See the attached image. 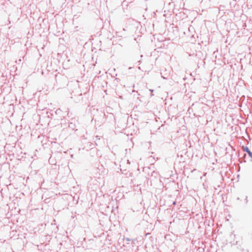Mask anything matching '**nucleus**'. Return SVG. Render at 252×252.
Segmentation results:
<instances>
[{
  "instance_id": "nucleus-1",
  "label": "nucleus",
  "mask_w": 252,
  "mask_h": 252,
  "mask_svg": "<svg viewBox=\"0 0 252 252\" xmlns=\"http://www.w3.org/2000/svg\"><path fill=\"white\" fill-rule=\"evenodd\" d=\"M173 204H174V205H175V204H176V202H174L173 203Z\"/></svg>"
}]
</instances>
